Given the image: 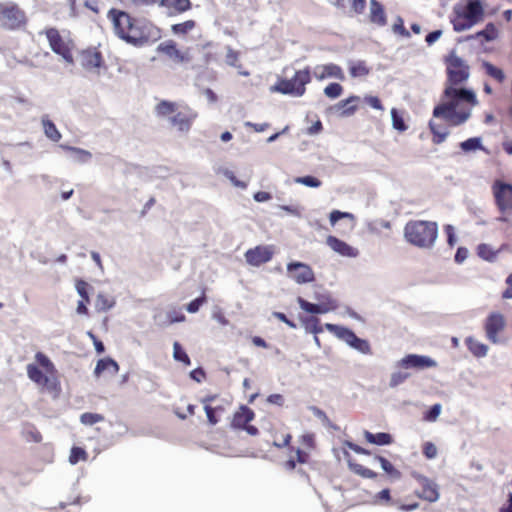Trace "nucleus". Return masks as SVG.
Here are the masks:
<instances>
[{
  "label": "nucleus",
  "instance_id": "obj_1",
  "mask_svg": "<svg viewBox=\"0 0 512 512\" xmlns=\"http://www.w3.org/2000/svg\"><path fill=\"white\" fill-rule=\"evenodd\" d=\"M448 82L441 102L433 109V117L446 121L449 125L460 126L472 114V106L478 104L476 94L467 88L454 87L469 78V66L454 52L447 58Z\"/></svg>",
  "mask_w": 512,
  "mask_h": 512
},
{
  "label": "nucleus",
  "instance_id": "obj_2",
  "mask_svg": "<svg viewBox=\"0 0 512 512\" xmlns=\"http://www.w3.org/2000/svg\"><path fill=\"white\" fill-rule=\"evenodd\" d=\"M155 113L158 117L165 118L171 127L183 134L190 131L198 116L193 109L187 106L180 107L177 103L167 100H162L156 105Z\"/></svg>",
  "mask_w": 512,
  "mask_h": 512
},
{
  "label": "nucleus",
  "instance_id": "obj_3",
  "mask_svg": "<svg viewBox=\"0 0 512 512\" xmlns=\"http://www.w3.org/2000/svg\"><path fill=\"white\" fill-rule=\"evenodd\" d=\"M406 240L421 248H430L438 236V226L431 221H410L404 229Z\"/></svg>",
  "mask_w": 512,
  "mask_h": 512
},
{
  "label": "nucleus",
  "instance_id": "obj_4",
  "mask_svg": "<svg viewBox=\"0 0 512 512\" xmlns=\"http://www.w3.org/2000/svg\"><path fill=\"white\" fill-rule=\"evenodd\" d=\"M311 81V72L307 67L303 70L295 72L291 79H281L274 86L271 91L278 92L284 95L293 97H301L306 91V85Z\"/></svg>",
  "mask_w": 512,
  "mask_h": 512
},
{
  "label": "nucleus",
  "instance_id": "obj_5",
  "mask_svg": "<svg viewBox=\"0 0 512 512\" xmlns=\"http://www.w3.org/2000/svg\"><path fill=\"white\" fill-rule=\"evenodd\" d=\"M324 327L358 352L365 355L372 353L370 343L366 339L359 338L351 329L331 323H326Z\"/></svg>",
  "mask_w": 512,
  "mask_h": 512
},
{
  "label": "nucleus",
  "instance_id": "obj_6",
  "mask_svg": "<svg viewBox=\"0 0 512 512\" xmlns=\"http://www.w3.org/2000/svg\"><path fill=\"white\" fill-rule=\"evenodd\" d=\"M128 32L125 33L122 40L136 47H141L150 41L154 27L142 20L131 18Z\"/></svg>",
  "mask_w": 512,
  "mask_h": 512
},
{
  "label": "nucleus",
  "instance_id": "obj_7",
  "mask_svg": "<svg viewBox=\"0 0 512 512\" xmlns=\"http://www.w3.org/2000/svg\"><path fill=\"white\" fill-rule=\"evenodd\" d=\"M26 22V16L17 4L11 1L0 3V24L2 27L15 30Z\"/></svg>",
  "mask_w": 512,
  "mask_h": 512
},
{
  "label": "nucleus",
  "instance_id": "obj_8",
  "mask_svg": "<svg viewBox=\"0 0 512 512\" xmlns=\"http://www.w3.org/2000/svg\"><path fill=\"white\" fill-rule=\"evenodd\" d=\"M45 35L51 50L55 54L60 55L68 64H73L74 59L71 53L70 43L63 39L59 31L56 28H48L45 30Z\"/></svg>",
  "mask_w": 512,
  "mask_h": 512
},
{
  "label": "nucleus",
  "instance_id": "obj_9",
  "mask_svg": "<svg viewBox=\"0 0 512 512\" xmlns=\"http://www.w3.org/2000/svg\"><path fill=\"white\" fill-rule=\"evenodd\" d=\"M496 205L502 213L512 211V185L496 180L492 186Z\"/></svg>",
  "mask_w": 512,
  "mask_h": 512
},
{
  "label": "nucleus",
  "instance_id": "obj_10",
  "mask_svg": "<svg viewBox=\"0 0 512 512\" xmlns=\"http://www.w3.org/2000/svg\"><path fill=\"white\" fill-rule=\"evenodd\" d=\"M288 277L297 284H307L315 280L312 268L303 262L292 261L287 264Z\"/></svg>",
  "mask_w": 512,
  "mask_h": 512
},
{
  "label": "nucleus",
  "instance_id": "obj_11",
  "mask_svg": "<svg viewBox=\"0 0 512 512\" xmlns=\"http://www.w3.org/2000/svg\"><path fill=\"white\" fill-rule=\"evenodd\" d=\"M404 369L424 370L437 367V362L426 355L408 354L397 362Z\"/></svg>",
  "mask_w": 512,
  "mask_h": 512
},
{
  "label": "nucleus",
  "instance_id": "obj_12",
  "mask_svg": "<svg viewBox=\"0 0 512 512\" xmlns=\"http://www.w3.org/2000/svg\"><path fill=\"white\" fill-rule=\"evenodd\" d=\"M274 255V248L271 245H259L245 252L246 262L254 267L269 262Z\"/></svg>",
  "mask_w": 512,
  "mask_h": 512
},
{
  "label": "nucleus",
  "instance_id": "obj_13",
  "mask_svg": "<svg viewBox=\"0 0 512 512\" xmlns=\"http://www.w3.org/2000/svg\"><path fill=\"white\" fill-rule=\"evenodd\" d=\"M157 51L165 54L176 63H188L192 60L189 50L181 51L177 49L176 43L173 40L160 43L157 47Z\"/></svg>",
  "mask_w": 512,
  "mask_h": 512
},
{
  "label": "nucleus",
  "instance_id": "obj_14",
  "mask_svg": "<svg viewBox=\"0 0 512 512\" xmlns=\"http://www.w3.org/2000/svg\"><path fill=\"white\" fill-rule=\"evenodd\" d=\"M108 18L111 19L113 23V28L115 34L120 38L123 39L126 32H128V26L130 25L131 16L120 10L111 9L108 12Z\"/></svg>",
  "mask_w": 512,
  "mask_h": 512
},
{
  "label": "nucleus",
  "instance_id": "obj_15",
  "mask_svg": "<svg viewBox=\"0 0 512 512\" xmlns=\"http://www.w3.org/2000/svg\"><path fill=\"white\" fill-rule=\"evenodd\" d=\"M505 326L504 317L500 313H492L486 320L485 329L487 338L493 342L498 343V333L503 330Z\"/></svg>",
  "mask_w": 512,
  "mask_h": 512
},
{
  "label": "nucleus",
  "instance_id": "obj_16",
  "mask_svg": "<svg viewBox=\"0 0 512 512\" xmlns=\"http://www.w3.org/2000/svg\"><path fill=\"white\" fill-rule=\"evenodd\" d=\"M80 64L87 71H94L103 65L102 55L96 49H87L80 54Z\"/></svg>",
  "mask_w": 512,
  "mask_h": 512
},
{
  "label": "nucleus",
  "instance_id": "obj_17",
  "mask_svg": "<svg viewBox=\"0 0 512 512\" xmlns=\"http://www.w3.org/2000/svg\"><path fill=\"white\" fill-rule=\"evenodd\" d=\"M313 75L317 80H324L326 78H336L344 80L345 76L340 66L330 63L326 65H317L313 70Z\"/></svg>",
  "mask_w": 512,
  "mask_h": 512
},
{
  "label": "nucleus",
  "instance_id": "obj_18",
  "mask_svg": "<svg viewBox=\"0 0 512 512\" xmlns=\"http://www.w3.org/2000/svg\"><path fill=\"white\" fill-rule=\"evenodd\" d=\"M326 243L334 252L343 257L355 258L359 254V251L356 248L350 246L348 243L340 240L335 236H328Z\"/></svg>",
  "mask_w": 512,
  "mask_h": 512
},
{
  "label": "nucleus",
  "instance_id": "obj_19",
  "mask_svg": "<svg viewBox=\"0 0 512 512\" xmlns=\"http://www.w3.org/2000/svg\"><path fill=\"white\" fill-rule=\"evenodd\" d=\"M460 14L477 24L482 20L484 11L478 0H469L465 7L460 6Z\"/></svg>",
  "mask_w": 512,
  "mask_h": 512
},
{
  "label": "nucleus",
  "instance_id": "obj_20",
  "mask_svg": "<svg viewBox=\"0 0 512 512\" xmlns=\"http://www.w3.org/2000/svg\"><path fill=\"white\" fill-rule=\"evenodd\" d=\"M359 100L360 98L358 96H350L349 98L341 100L330 107V110L338 113L341 117L351 116L357 110V106L354 103L358 102Z\"/></svg>",
  "mask_w": 512,
  "mask_h": 512
},
{
  "label": "nucleus",
  "instance_id": "obj_21",
  "mask_svg": "<svg viewBox=\"0 0 512 512\" xmlns=\"http://www.w3.org/2000/svg\"><path fill=\"white\" fill-rule=\"evenodd\" d=\"M297 302L302 310L310 314H326L332 311V307L327 303H311L302 297H298Z\"/></svg>",
  "mask_w": 512,
  "mask_h": 512
},
{
  "label": "nucleus",
  "instance_id": "obj_22",
  "mask_svg": "<svg viewBox=\"0 0 512 512\" xmlns=\"http://www.w3.org/2000/svg\"><path fill=\"white\" fill-rule=\"evenodd\" d=\"M369 19L371 23L378 26H385L387 23L384 7L377 0H370Z\"/></svg>",
  "mask_w": 512,
  "mask_h": 512
},
{
  "label": "nucleus",
  "instance_id": "obj_23",
  "mask_svg": "<svg viewBox=\"0 0 512 512\" xmlns=\"http://www.w3.org/2000/svg\"><path fill=\"white\" fill-rule=\"evenodd\" d=\"M420 483L422 485V492L419 496L429 502H436L439 499L437 485L426 477H420Z\"/></svg>",
  "mask_w": 512,
  "mask_h": 512
},
{
  "label": "nucleus",
  "instance_id": "obj_24",
  "mask_svg": "<svg viewBox=\"0 0 512 512\" xmlns=\"http://www.w3.org/2000/svg\"><path fill=\"white\" fill-rule=\"evenodd\" d=\"M253 418L254 412L247 406H241L240 410L234 414L232 426L235 428H244Z\"/></svg>",
  "mask_w": 512,
  "mask_h": 512
},
{
  "label": "nucleus",
  "instance_id": "obj_25",
  "mask_svg": "<svg viewBox=\"0 0 512 512\" xmlns=\"http://www.w3.org/2000/svg\"><path fill=\"white\" fill-rule=\"evenodd\" d=\"M454 13L456 14V16L451 21L453 24V29L456 32L468 30L475 25V23L472 20H469L460 14V6H455Z\"/></svg>",
  "mask_w": 512,
  "mask_h": 512
},
{
  "label": "nucleus",
  "instance_id": "obj_26",
  "mask_svg": "<svg viewBox=\"0 0 512 512\" xmlns=\"http://www.w3.org/2000/svg\"><path fill=\"white\" fill-rule=\"evenodd\" d=\"M105 370L111 371V373L115 375L119 371V365L115 360L109 357L98 360L94 369L95 376H100Z\"/></svg>",
  "mask_w": 512,
  "mask_h": 512
},
{
  "label": "nucleus",
  "instance_id": "obj_27",
  "mask_svg": "<svg viewBox=\"0 0 512 512\" xmlns=\"http://www.w3.org/2000/svg\"><path fill=\"white\" fill-rule=\"evenodd\" d=\"M27 375L38 385L46 386L49 382V378L35 364L27 365Z\"/></svg>",
  "mask_w": 512,
  "mask_h": 512
},
{
  "label": "nucleus",
  "instance_id": "obj_28",
  "mask_svg": "<svg viewBox=\"0 0 512 512\" xmlns=\"http://www.w3.org/2000/svg\"><path fill=\"white\" fill-rule=\"evenodd\" d=\"M365 439L375 445H389L392 443V436L389 433L379 432L371 433L369 431L364 432Z\"/></svg>",
  "mask_w": 512,
  "mask_h": 512
},
{
  "label": "nucleus",
  "instance_id": "obj_29",
  "mask_svg": "<svg viewBox=\"0 0 512 512\" xmlns=\"http://www.w3.org/2000/svg\"><path fill=\"white\" fill-rule=\"evenodd\" d=\"M41 121L46 137L53 142H58L61 139V133L56 125L47 116H43Z\"/></svg>",
  "mask_w": 512,
  "mask_h": 512
},
{
  "label": "nucleus",
  "instance_id": "obj_30",
  "mask_svg": "<svg viewBox=\"0 0 512 512\" xmlns=\"http://www.w3.org/2000/svg\"><path fill=\"white\" fill-rule=\"evenodd\" d=\"M160 5L176 13L185 12L191 7L190 0H160Z\"/></svg>",
  "mask_w": 512,
  "mask_h": 512
},
{
  "label": "nucleus",
  "instance_id": "obj_31",
  "mask_svg": "<svg viewBox=\"0 0 512 512\" xmlns=\"http://www.w3.org/2000/svg\"><path fill=\"white\" fill-rule=\"evenodd\" d=\"M341 3H343V6H338V9L343 11L349 9L350 12L355 14H362L366 6V0H343Z\"/></svg>",
  "mask_w": 512,
  "mask_h": 512
},
{
  "label": "nucleus",
  "instance_id": "obj_32",
  "mask_svg": "<svg viewBox=\"0 0 512 512\" xmlns=\"http://www.w3.org/2000/svg\"><path fill=\"white\" fill-rule=\"evenodd\" d=\"M466 343L468 346L469 351L476 357H485L488 352V346L474 340L473 338L469 337L466 339Z\"/></svg>",
  "mask_w": 512,
  "mask_h": 512
},
{
  "label": "nucleus",
  "instance_id": "obj_33",
  "mask_svg": "<svg viewBox=\"0 0 512 512\" xmlns=\"http://www.w3.org/2000/svg\"><path fill=\"white\" fill-rule=\"evenodd\" d=\"M115 305V300L103 293H99L95 300V308L99 312H105L112 309Z\"/></svg>",
  "mask_w": 512,
  "mask_h": 512
},
{
  "label": "nucleus",
  "instance_id": "obj_34",
  "mask_svg": "<svg viewBox=\"0 0 512 512\" xmlns=\"http://www.w3.org/2000/svg\"><path fill=\"white\" fill-rule=\"evenodd\" d=\"M482 67L484 68L485 73L488 76L492 77L499 83L504 82L506 76L502 69L496 67L495 65H493L492 63H490L488 61H484L482 63Z\"/></svg>",
  "mask_w": 512,
  "mask_h": 512
},
{
  "label": "nucleus",
  "instance_id": "obj_35",
  "mask_svg": "<svg viewBox=\"0 0 512 512\" xmlns=\"http://www.w3.org/2000/svg\"><path fill=\"white\" fill-rule=\"evenodd\" d=\"M349 72L352 77L356 78L368 75L370 69L366 66L364 61H357L349 63Z\"/></svg>",
  "mask_w": 512,
  "mask_h": 512
},
{
  "label": "nucleus",
  "instance_id": "obj_36",
  "mask_svg": "<svg viewBox=\"0 0 512 512\" xmlns=\"http://www.w3.org/2000/svg\"><path fill=\"white\" fill-rule=\"evenodd\" d=\"M460 148L464 152H472L476 150H485L480 137H472L460 143Z\"/></svg>",
  "mask_w": 512,
  "mask_h": 512
},
{
  "label": "nucleus",
  "instance_id": "obj_37",
  "mask_svg": "<svg viewBox=\"0 0 512 512\" xmlns=\"http://www.w3.org/2000/svg\"><path fill=\"white\" fill-rule=\"evenodd\" d=\"M348 466L355 474H357L363 478L373 479L377 476V474L374 471H372L358 463H354L350 459L348 460Z\"/></svg>",
  "mask_w": 512,
  "mask_h": 512
},
{
  "label": "nucleus",
  "instance_id": "obj_38",
  "mask_svg": "<svg viewBox=\"0 0 512 512\" xmlns=\"http://www.w3.org/2000/svg\"><path fill=\"white\" fill-rule=\"evenodd\" d=\"M375 461H378L381 465V468L392 478L399 479L401 473L384 457L375 456Z\"/></svg>",
  "mask_w": 512,
  "mask_h": 512
},
{
  "label": "nucleus",
  "instance_id": "obj_39",
  "mask_svg": "<svg viewBox=\"0 0 512 512\" xmlns=\"http://www.w3.org/2000/svg\"><path fill=\"white\" fill-rule=\"evenodd\" d=\"M429 128L434 135L433 142L435 144L444 142L449 134L445 128L437 126L433 121L429 122Z\"/></svg>",
  "mask_w": 512,
  "mask_h": 512
},
{
  "label": "nucleus",
  "instance_id": "obj_40",
  "mask_svg": "<svg viewBox=\"0 0 512 512\" xmlns=\"http://www.w3.org/2000/svg\"><path fill=\"white\" fill-rule=\"evenodd\" d=\"M304 328L306 332L318 335L323 331V327L320 325V320L317 317H310L304 321Z\"/></svg>",
  "mask_w": 512,
  "mask_h": 512
},
{
  "label": "nucleus",
  "instance_id": "obj_41",
  "mask_svg": "<svg viewBox=\"0 0 512 512\" xmlns=\"http://www.w3.org/2000/svg\"><path fill=\"white\" fill-rule=\"evenodd\" d=\"M410 374L402 371H395L390 376L389 387L396 388L397 386L403 384L408 378Z\"/></svg>",
  "mask_w": 512,
  "mask_h": 512
},
{
  "label": "nucleus",
  "instance_id": "obj_42",
  "mask_svg": "<svg viewBox=\"0 0 512 512\" xmlns=\"http://www.w3.org/2000/svg\"><path fill=\"white\" fill-rule=\"evenodd\" d=\"M80 421L84 425L92 426L98 422L104 421V416L98 413L86 412L80 416Z\"/></svg>",
  "mask_w": 512,
  "mask_h": 512
},
{
  "label": "nucleus",
  "instance_id": "obj_43",
  "mask_svg": "<svg viewBox=\"0 0 512 512\" xmlns=\"http://www.w3.org/2000/svg\"><path fill=\"white\" fill-rule=\"evenodd\" d=\"M173 357L176 361L183 362L185 365L191 364L189 356L178 342H174L173 344Z\"/></svg>",
  "mask_w": 512,
  "mask_h": 512
},
{
  "label": "nucleus",
  "instance_id": "obj_44",
  "mask_svg": "<svg viewBox=\"0 0 512 512\" xmlns=\"http://www.w3.org/2000/svg\"><path fill=\"white\" fill-rule=\"evenodd\" d=\"M391 120L394 129L400 132H404L407 130V126L404 122L403 117L398 113L397 109L395 108L391 109Z\"/></svg>",
  "mask_w": 512,
  "mask_h": 512
},
{
  "label": "nucleus",
  "instance_id": "obj_45",
  "mask_svg": "<svg viewBox=\"0 0 512 512\" xmlns=\"http://www.w3.org/2000/svg\"><path fill=\"white\" fill-rule=\"evenodd\" d=\"M343 92V87L336 82L330 83L324 88V94L326 97L330 99H336L341 96Z\"/></svg>",
  "mask_w": 512,
  "mask_h": 512
},
{
  "label": "nucleus",
  "instance_id": "obj_46",
  "mask_svg": "<svg viewBox=\"0 0 512 512\" xmlns=\"http://www.w3.org/2000/svg\"><path fill=\"white\" fill-rule=\"evenodd\" d=\"M294 181L296 183H299V184H302V185H305V186L311 187V188H318L321 186V181L318 178L311 176V175L296 177Z\"/></svg>",
  "mask_w": 512,
  "mask_h": 512
},
{
  "label": "nucleus",
  "instance_id": "obj_47",
  "mask_svg": "<svg viewBox=\"0 0 512 512\" xmlns=\"http://www.w3.org/2000/svg\"><path fill=\"white\" fill-rule=\"evenodd\" d=\"M87 457L86 451L81 447H73L70 452L69 462L72 465L77 464L80 460H85Z\"/></svg>",
  "mask_w": 512,
  "mask_h": 512
},
{
  "label": "nucleus",
  "instance_id": "obj_48",
  "mask_svg": "<svg viewBox=\"0 0 512 512\" xmlns=\"http://www.w3.org/2000/svg\"><path fill=\"white\" fill-rule=\"evenodd\" d=\"M195 27V22L193 20H187L183 23L172 25V31L174 34H186L191 31Z\"/></svg>",
  "mask_w": 512,
  "mask_h": 512
},
{
  "label": "nucleus",
  "instance_id": "obj_49",
  "mask_svg": "<svg viewBox=\"0 0 512 512\" xmlns=\"http://www.w3.org/2000/svg\"><path fill=\"white\" fill-rule=\"evenodd\" d=\"M67 149L75 154V158L74 159L76 161H79V162H82V163L87 162L92 157V155H91V153L89 151H86V150L81 149V148L67 147Z\"/></svg>",
  "mask_w": 512,
  "mask_h": 512
},
{
  "label": "nucleus",
  "instance_id": "obj_50",
  "mask_svg": "<svg viewBox=\"0 0 512 512\" xmlns=\"http://www.w3.org/2000/svg\"><path fill=\"white\" fill-rule=\"evenodd\" d=\"M477 254L479 257L487 261H492L495 258V253L487 244H480L477 248Z\"/></svg>",
  "mask_w": 512,
  "mask_h": 512
},
{
  "label": "nucleus",
  "instance_id": "obj_51",
  "mask_svg": "<svg viewBox=\"0 0 512 512\" xmlns=\"http://www.w3.org/2000/svg\"><path fill=\"white\" fill-rule=\"evenodd\" d=\"M314 299L317 301V303H329L330 302V305L332 307V311L336 310L337 307H338V303L335 299H333L331 297V295L329 293H315L314 295Z\"/></svg>",
  "mask_w": 512,
  "mask_h": 512
},
{
  "label": "nucleus",
  "instance_id": "obj_52",
  "mask_svg": "<svg viewBox=\"0 0 512 512\" xmlns=\"http://www.w3.org/2000/svg\"><path fill=\"white\" fill-rule=\"evenodd\" d=\"M496 32L497 31H496L495 26L492 23H489L486 25V28L484 30L478 32L475 36H471V38L482 36L487 41H491V40L495 39Z\"/></svg>",
  "mask_w": 512,
  "mask_h": 512
},
{
  "label": "nucleus",
  "instance_id": "obj_53",
  "mask_svg": "<svg viewBox=\"0 0 512 512\" xmlns=\"http://www.w3.org/2000/svg\"><path fill=\"white\" fill-rule=\"evenodd\" d=\"M221 173L228 179L230 180V182L235 186V187H238V188H241V189H245L247 187V184L243 181H240L236 178L235 174L233 171L227 169V168H224V169H221Z\"/></svg>",
  "mask_w": 512,
  "mask_h": 512
},
{
  "label": "nucleus",
  "instance_id": "obj_54",
  "mask_svg": "<svg viewBox=\"0 0 512 512\" xmlns=\"http://www.w3.org/2000/svg\"><path fill=\"white\" fill-rule=\"evenodd\" d=\"M442 406L439 403L432 405L429 410L425 413L424 419L429 422L435 421L440 415Z\"/></svg>",
  "mask_w": 512,
  "mask_h": 512
},
{
  "label": "nucleus",
  "instance_id": "obj_55",
  "mask_svg": "<svg viewBox=\"0 0 512 512\" xmlns=\"http://www.w3.org/2000/svg\"><path fill=\"white\" fill-rule=\"evenodd\" d=\"M206 302V296L203 293L200 297L192 300L187 306L186 310L189 313H196L198 312L199 308Z\"/></svg>",
  "mask_w": 512,
  "mask_h": 512
},
{
  "label": "nucleus",
  "instance_id": "obj_56",
  "mask_svg": "<svg viewBox=\"0 0 512 512\" xmlns=\"http://www.w3.org/2000/svg\"><path fill=\"white\" fill-rule=\"evenodd\" d=\"M309 410L313 413V415L315 417H317L319 420H321L323 425L328 426V427L331 426V422H330L328 416L326 415V413L323 410H321L317 406H310Z\"/></svg>",
  "mask_w": 512,
  "mask_h": 512
},
{
  "label": "nucleus",
  "instance_id": "obj_57",
  "mask_svg": "<svg viewBox=\"0 0 512 512\" xmlns=\"http://www.w3.org/2000/svg\"><path fill=\"white\" fill-rule=\"evenodd\" d=\"M36 361L45 368L48 372L54 369V365L51 360L43 353L37 352L35 355Z\"/></svg>",
  "mask_w": 512,
  "mask_h": 512
},
{
  "label": "nucleus",
  "instance_id": "obj_58",
  "mask_svg": "<svg viewBox=\"0 0 512 512\" xmlns=\"http://www.w3.org/2000/svg\"><path fill=\"white\" fill-rule=\"evenodd\" d=\"M88 288H89V285L87 282L83 281V280H78L76 282V290H77V293L79 294V296L85 300L86 302H89V296H88Z\"/></svg>",
  "mask_w": 512,
  "mask_h": 512
},
{
  "label": "nucleus",
  "instance_id": "obj_59",
  "mask_svg": "<svg viewBox=\"0 0 512 512\" xmlns=\"http://www.w3.org/2000/svg\"><path fill=\"white\" fill-rule=\"evenodd\" d=\"M394 33H398L406 38L410 37L409 31L404 27V22L401 17H397L396 22L392 26Z\"/></svg>",
  "mask_w": 512,
  "mask_h": 512
},
{
  "label": "nucleus",
  "instance_id": "obj_60",
  "mask_svg": "<svg viewBox=\"0 0 512 512\" xmlns=\"http://www.w3.org/2000/svg\"><path fill=\"white\" fill-rule=\"evenodd\" d=\"M167 320H170L168 317V310L160 311L154 315V321L160 327H167L172 324L171 322H167Z\"/></svg>",
  "mask_w": 512,
  "mask_h": 512
},
{
  "label": "nucleus",
  "instance_id": "obj_61",
  "mask_svg": "<svg viewBox=\"0 0 512 512\" xmlns=\"http://www.w3.org/2000/svg\"><path fill=\"white\" fill-rule=\"evenodd\" d=\"M437 447L432 442H426L423 446V454L428 459H434L437 456Z\"/></svg>",
  "mask_w": 512,
  "mask_h": 512
},
{
  "label": "nucleus",
  "instance_id": "obj_62",
  "mask_svg": "<svg viewBox=\"0 0 512 512\" xmlns=\"http://www.w3.org/2000/svg\"><path fill=\"white\" fill-rule=\"evenodd\" d=\"M168 317L170 318V320H167V322H171L172 324L183 322L185 320V315L182 312L177 311L176 309H169Z\"/></svg>",
  "mask_w": 512,
  "mask_h": 512
},
{
  "label": "nucleus",
  "instance_id": "obj_63",
  "mask_svg": "<svg viewBox=\"0 0 512 512\" xmlns=\"http://www.w3.org/2000/svg\"><path fill=\"white\" fill-rule=\"evenodd\" d=\"M225 61L228 65L236 67L238 61V53L234 51L232 48L228 47Z\"/></svg>",
  "mask_w": 512,
  "mask_h": 512
},
{
  "label": "nucleus",
  "instance_id": "obj_64",
  "mask_svg": "<svg viewBox=\"0 0 512 512\" xmlns=\"http://www.w3.org/2000/svg\"><path fill=\"white\" fill-rule=\"evenodd\" d=\"M365 102L376 110H384V107L380 101V99L376 96H366L364 98Z\"/></svg>",
  "mask_w": 512,
  "mask_h": 512
}]
</instances>
